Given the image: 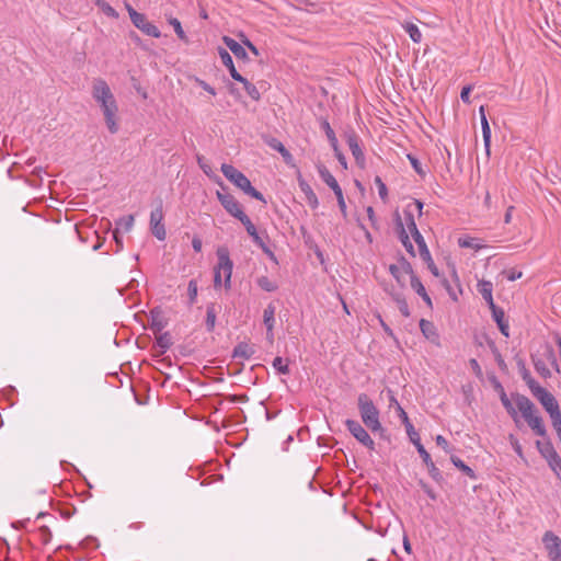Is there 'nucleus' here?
Returning <instances> with one entry per match:
<instances>
[{
	"mask_svg": "<svg viewBox=\"0 0 561 561\" xmlns=\"http://www.w3.org/2000/svg\"><path fill=\"white\" fill-rule=\"evenodd\" d=\"M552 422V426L554 427L558 435H561V412L560 409L549 413Z\"/></svg>",
	"mask_w": 561,
	"mask_h": 561,
	"instance_id": "48",
	"label": "nucleus"
},
{
	"mask_svg": "<svg viewBox=\"0 0 561 561\" xmlns=\"http://www.w3.org/2000/svg\"><path fill=\"white\" fill-rule=\"evenodd\" d=\"M545 356H546L547 360L556 368V370L559 371L557 357H556L554 351L551 346L546 347Z\"/></svg>",
	"mask_w": 561,
	"mask_h": 561,
	"instance_id": "53",
	"label": "nucleus"
},
{
	"mask_svg": "<svg viewBox=\"0 0 561 561\" xmlns=\"http://www.w3.org/2000/svg\"><path fill=\"white\" fill-rule=\"evenodd\" d=\"M335 196H336V199H337V204H339V208L343 215V217H346V204H345V201H344V196H343V191L342 188H339L334 192Z\"/></svg>",
	"mask_w": 561,
	"mask_h": 561,
	"instance_id": "54",
	"label": "nucleus"
},
{
	"mask_svg": "<svg viewBox=\"0 0 561 561\" xmlns=\"http://www.w3.org/2000/svg\"><path fill=\"white\" fill-rule=\"evenodd\" d=\"M92 96L100 104L105 124L111 134L118 131L117 112L118 106L115 98L105 80L96 78L92 82Z\"/></svg>",
	"mask_w": 561,
	"mask_h": 561,
	"instance_id": "1",
	"label": "nucleus"
},
{
	"mask_svg": "<svg viewBox=\"0 0 561 561\" xmlns=\"http://www.w3.org/2000/svg\"><path fill=\"white\" fill-rule=\"evenodd\" d=\"M241 224L245 227L247 232L253 239V242L259 245L265 253L273 255L270 249L266 247L263 239L259 236L257 230L251 219L244 214L239 218Z\"/></svg>",
	"mask_w": 561,
	"mask_h": 561,
	"instance_id": "13",
	"label": "nucleus"
},
{
	"mask_svg": "<svg viewBox=\"0 0 561 561\" xmlns=\"http://www.w3.org/2000/svg\"><path fill=\"white\" fill-rule=\"evenodd\" d=\"M492 290H493V285L491 282L480 280L478 283V291L481 294L483 299L486 301V304L489 305L491 310L496 307L494 304V300H493Z\"/></svg>",
	"mask_w": 561,
	"mask_h": 561,
	"instance_id": "22",
	"label": "nucleus"
},
{
	"mask_svg": "<svg viewBox=\"0 0 561 561\" xmlns=\"http://www.w3.org/2000/svg\"><path fill=\"white\" fill-rule=\"evenodd\" d=\"M95 5L107 16L118 19V12L104 0H94Z\"/></svg>",
	"mask_w": 561,
	"mask_h": 561,
	"instance_id": "35",
	"label": "nucleus"
},
{
	"mask_svg": "<svg viewBox=\"0 0 561 561\" xmlns=\"http://www.w3.org/2000/svg\"><path fill=\"white\" fill-rule=\"evenodd\" d=\"M403 28L405 30V32L409 34L410 38L414 43H420L422 41V33L415 24L405 23L403 25Z\"/></svg>",
	"mask_w": 561,
	"mask_h": 561,
	"instance_id": "39",
	"label": "nucleus"
},
{
	"mask_svg": "<svg viewBox=\"0 0 561 561\" xmlns=\"http://www.w3.org/2000/svg\"><path fill=\"white\" fill-rule=\"evenodd\" d=\"M357 405L363 423L373 432L381 431L379 411L366 393L358 396Z\"/></svg>",
	"mask_w": 561,
	"mask_h": 561,
	"instance_id": "4",
	"label": "nucleus"
},
{
	"mask_svg": "<svg viewBox=\"0 0 561 561\" xmlns=\"http://www.w3.org/2000/svg\"><path fill=\"white\" fill-rule=\"evenodd\" d=\"M272 366L277 370L278 374H289L288 359H284L283 357L277 356L273 359Z\"/></svg>",
	"mask_w": 561,
	"mask_h": 561,
	"instance_id": "41",
	"label": "nucleus"
},
{
	"mask_svg": "<svg viewBox=\"0 0 561 561\" xmlns=\"http://www.w3.org/2000/svg\"><path fill=\"white\" fill-rule=\"evenodd\" d=\"M539 402L542 404L545 410L550 413L559 409V404L556 398L547 391L545 388L537 389V391L533 394Z\"/></svg>",
	"mask_w": 561,
	"mask_h": 561,
	"instance_id": "14",
	"label": "nucleus"
},
{
	"mask_svg": "<svg viewBox=\"0 0 561 561\" xmlns=\"http://www.w3.org/2000/svg\"><path fill=\"white\" fill-rule=\"evenodd\" d=\"M536 447L540 455L547 460L549 467L553 472L560 474L561 472V457L557 454L551 442H536Z\"/></svg>",
	"mask_w": 561,
	"mask_h": 561,
	"instance_id": "6",
	"label": "nucleus"
},
{
	"mask_svg": "<svg viewBox=\"0 0 561 561\" xmlns=\"http://www.w3.org/2000/svg\"><path fill=\"white\" fill-rule=\"evenodd\" d=\"M408 158L411 162V165L413 167V169L415 170V172L420 175H424V171L422 169V164L421 162L413 156L411 154H408Z\"/></svg>",
	"mask_w": 561,
	"mask_h": 561,
	"instance_id": "58",
	"label": "nucleus"
},
{
	"mask_svg": "<svg viewBox=\"0 0 561 561\" xmlns=\"http://www.w3.org/2000/svg\"><path fill=\"white\" fill-rule=\"evenodd\" d=\"M131 23L135 27H137L139 31H141L144 34L148 36L154 38H159L161 36L159 28L151 22H149L144 13L139 12L138 14H134Z\"/></svg>",
	"mask_w": 561,
	"mask_h": 561,
	"instance_id": "11",
	"label": "nucleus"
},
{
	"mask_svg": "<svg viewBox=\"0 0 561 561\" xmlns=\"http://www.w3.org/2000/svg\"><path fill=\"white\" fill-rule=\"evenodd\" d=\"M515 402L517 409L535 434L541 437L546 436V427L542 423V419L537 414L535 404L527 397L520 394L516 396Z\"/></svg>",
	"mask_w": 561,
	"mask_h": 561,
	"instance_id": "2",
	"label": "nucleus"
},
{
	"mask_svg": "<svg viewBox=\"0 0 561 561\" xmlns=\"http://www.w3.org/2000/svg\"><path fill=\"white\" fill-rule=\"evenodd\" d=\"M508 439H510V443L513 447V449L515 450V453L520 457V458H524V455H523V449H522V446L518 442V439L513 435V434H510L508 436Z\"/></svg>",
	"mask_w": 561,
	"mask_h": 561,
	"instance_id": "56",
	"label": "nucleus"
},
{
	"mask_svg": "<svg viewBox=\"0 0 561 561\" xmlns=\"http://www.w3.org/2000/svg\"><path fill=\"white\" fill-rule=\"evenodd\" d=\"M41 539L44 543H48L51 538V533L47 526H42L38 529Z\"/></svg>",
	"mask_w": 561,
	"mask_h": 561,
	"instance_id": "59",
	"label": "nucleus"
},
{
	"mask_svg": "<svg viewBox=\"0 0 561 561\" xmlns=\"http://www.w3.org/2000/svg\"><path fill=\"white\" fill-rule=\"evenodd\" d=\"M298 184H299L301 192L306 196V201H307L308 205L312 209H316L319 205L318 197H317L316 193L313 192V190L311 188V186L301 178L300 174L298 175Z\"/></svg>",
	"mask_w": 561,
	"mask_h": 561,
	"instance_id": "20",
	"label": "nucleus"
},
{
	"mask_svg": "<svg viewBox=\"0 0 561 561\" xmlns=\"http://www.w3.org/2000/svg\"><path fill=\"white\" fill-rule=\"evenodd\" d=\"M254 352V347L251 344L248 342H240L234 346L232 356L234 358L249 359L252 357Z\"/></svg>",
	"mask_w": 561,
	"mask_h": 561,
	"instance_id": "25",
	"label": "nucleus"
},
{
	"mask_svg": "<svg viewBox=\"0 0 561 561\" xmlns=\"http://www.w3.org/2000/svg\"><path fill=\"white\" fill-rule=\"evenodd\" d=\"M397 412H398V415L401 419L402 423L405 425L407 432H410V430L413 431L414 426L410 422L407 412L402 409V407L399 403H397Z\"/></svg>",
	"mask_w": 561,
	"mask_h": 561,
	"instance_id": "49",
	"label": "nucleus"
},
{
	"mask_svg": "<svg viewBox=\"0 0 561 561\" xmlns=\"http://www.w3.org/2000/svg\"><path fill=\"white\" fill-rule=\"evenodd\" d=\"M420 329H421V332L423 333V335L427 340H431L432 342H435L436 340H438V334H437L436 328L433 324V322L425 320V319H421Z\"/></svg>",
	"mask_w": 561,
	"mask_h": 561,
	"instance_id": "31",
	"label": "nucleus"
},
{
	"mask_svg": "<svg viewBox=\"0 0 561 561\" xmlns=\"http://www.w3.org/2000/svg\"><path fill=\"white\" fill-rule=\"evenodd\" d=\"M134 221L135 218L133 215L124 216L116 221L117 229H122L123 231L128 232L134 227Z\"/></svg>",
	"mask_w": 561,
	"mask_h": 561,
	"instance_id": "43",
	"label": "nucleus"
},
{
	"mask_svg": "<svg viewBox=\"0 0 561 561\" xmlns=\"http://www.w3.org/2000/svg\"><path fill=\"white\" fill-rule=\"evenodd\" d=\"M168 22L173 27V30L176 33L178 37L181 41L187 43L188 38H187V36H186L182 25H181V22L176 18H173V16L168 18Z\"/></svg>",
	"mask_w": 561,
	"mask_h": 561,
	"instance_id": "37",
	"label": "nucleus"
},
{
	"mask_svg": "<svg viewBox=\"0 0 561 561\" xmlns=\"http://www.w3.org/2000/svg\"><path fill=\"white\" fill-rule=\"evenodd\" d=\"M389 271L391 275L398 280L399 284H404V276L409 275L411 277L413 270L409 262L402 260L399 265H390Z\"/></svg>",
	"mask_w": 561,
	"mask_h": 561,
	"instance_id": "18",
	"label": "nucleus"
},
{
	"mask_svg": "<svg viewBox=\"0 0 561 561\" xmlns=\"http://www.w3.org/2000/svg\"><path fill=\"white\" fill-rule=\"evenodd\" d=\"M276 308L273 304H268L263 312V322L266 328L267 334L271 335V343L274 340V324H275Z\"/></svg>",
	"mask_w": 561,
	"mask_h": 561,
	"instance_id": "21",
	"label": "nucleus"
},
{
	"mask_svg": "<svg viewBox=\"0 0 561 561\" xmlns=\"http://www.w3.org/2000/svg\"><path fill=\"white\" fill-rule=\"evenodd\" d=\"M458 244L460 248H471L474 250H480L483 248V245L478 243L474 238H470V237L459 238Z\"/></svg>",
	"mask_w": 561,
	"mask_h": 561,
	"instance_id": "46",
	"label": "nucleus"
},
{
	"mask_svg": "<svg viewBox=\"0 0 561 561\" xmlns=\"http://www.w3.org/2000/svg\"><path fill=\"white\" fill-rule=\"evenodd\" d=\"M393 300L397 302L398 309L405 318L410 317V309L405 298L401 294H392Z\"/></svg>",
	"mask_w": 561,
	"mask_h": 561,
	"instance_id": "36",
	"label": "nucleus"
},
{
	"mask_svg": "<svg viewBox=\"0 0 561 561\" xmlns=\"http://www.w3.org/2000/svg\"><path fill=\"white\" fill-rule=\"evenodd\" d=\"M375 184L378 187V193H379L380 198L386 203L388 199V190H387L386 184L382 182L380 176L375 178Z\"/></svg>",
	"mask_w": 561,
	"mask_h": 561,
	"instance_id": "51",
	"label": "nucleus"
},
{
	"mask_svg": "<svg viewBox=\"0 0 561 561\" xmlns=\"http://www.w3.org/2000/svg\"><path fill=\"white\" fill-rule=\"evenodd\" d=\"M542 543L551 561H561V538L559 536L547 530L542 536Z\"/></svg>",
	"mask_w": 561,
	"mask_h": 561,
	"instance_id": "7",
	"label": "nucleus"
},
{
	"mask_svg": "<svg viewBox=\"0 0 561 561\" xmlns=\"http://www.w3.org/2000/svg\"><path fill=\"white\" fill-rule=\"evenodd\" d=\"M162 220H163L162 202H159V205L150 214V228H151L152 234L160 241H163L167 236L165 228H164V225L162 224Z\"/></svg>",
	"mask_w": 561,
	"mask_h": 561,
	"instance_id": "10",
	"label": "nucleus"
},
{
	"mask_svg": "<svg viewBox=\"0 0 561 561\" xmlns=\"http://www.w3.org/2000/svg\"><path fill=\"white\" fill-rule=\"evenodd\" d=\"M520 375L533 394L537 391V389L541 388V386L531 377L529 370L525 366L522 367Z\"/></svg>",
	"mask_w": 561,
	"mask_h": 561,
	"instance_id": "33",
	"label": "nucleus"
},
{
	"mask_svg": "<svg viewBox=\"0 0 561 561\" xmlns=\"http://www.w3.org/2000/svg\"><path fill=\"white\" fill-rule=\"evenodd\" d=\"M257 285L265 291L272 293L277 289V285L267 276H261L256 279Z\"/></svg>",
	"mask_w": 561,
	"mask_h": 561,
	"instance_id": "45",
	"label": "nucleus"
},
{
	"mask_svg": "<svg viewBox=\"0 0 561 561\" xmlns=\"http://www.w3.org/2000/svg\"><path fill=\"white\" fill-rule=\"evenodd\" d=\"M491 311H492V317H493L494 321L496 322L501 333L507 337L510 335V333H508L510 325H508V322L505 320V313H504L503 309L495 307Z\"/></svg>",
	"mask_w": 561,
	"mask_h": 561,
	"instance_id": "26",
	"label": "nucleus"
},
{
	"mask_svg": "<svg viewBox=\"0 0 561 561\" xmlns=\"http://www.w3.org/2000/svg\"><path fill=\"white\" fill-rule=\"evenodd\" d=\"M394 219H396V227H397V231H398L400 241L402 242L405 250L414 256L415 253H414L413 244L410 241L409 234L404 228V224L402 222V219L398 211L394 214Z\"/></svg>",
	"mask_w": 561,
	"mask_h": 561,
	"instance_id": "16",
	"label": "nucleus"
},
{
	"mask_svg": "<svg viewBox=\"0 0 561 561\" xmlns=\"http://www.w3.org/2000/svg\"><path fill=\"white\" fill-rule=\"evenodd\" d=\"M534 366L536 371L543 378H548L551 376V371L548 368L547 364L543 359L533 357Z\"/></svg>",
	"mask_w": 561,
	"mask_h": 561,
	"instance_id": "44",
	"label": "nucleus"
},
{
	"mask_svg": "<svg viewBox=\"0 0 561 561\" xmlns=\"http://www.w3.org/2000/svg\"><path fill=\"white\" fill-rule=\"evenodd\" d=\"M218 54H219V57H220L222 64L228 68L230 76L232 78H237V77L240 78V73L237 71L230 54L221 47L218 48Z\"/></svg>",
	"mask_w": 561,
	"mask_h": 561,
	"instance_id": "30",
	"label": "nucleus"
},
{
	"mask_svg": "<svg viewBox=\"0 0 561 561\" xmlns=\"http://www.w3.org/2000/svg\"><path fill=\"white\" fill-rule=\"evenodd\" d=\"M347 145H348L350 150L352 151L353 157L355 158L356 163L363 168L365 165V156H364L363 150L359 147L357 136L354 134L348 135L347 136Z\"/></svg>",
	"mask_w": 561,
	"mask_h": 561,
	"instance_id": "19",
	"label": "nucleus"
},
{
	"mask_svg": "<svg viewBox=\"0 0 561 561\" xmlns=\"http://www.w3.org/2000/svg\"><path fill=\"white\" fill-rule=\"evenodd\" d=\"M345 425L350 433L365 447L370 450L375 449V442L369 436L367 431L355 420H346Z\"/></svg>",
	"mask_w": 561,
	"mask_h": 561,
	"instance_id": "8",
	"label": "nucleus"
},
{
	"mask_svg": "<svg viewBox=\"0 0 561 561\" xmlns=\"http://www.w3.org/2000/svg\"><path fill=\"white\" fill-rule=\"evenodd\" d=\"M244 90L247 91L248 95H249L252 100H254V101H259V100H260L261 94H260V92H259L257 88H256L254 84H252V83L247 84V87H245V89H244Z\"/></svg>",
	"mask_w": 561,
	"mask_h": 561,
	"instance_id": "55",
	"label": "nucleus"
},
{
	"mask_svg": "<svg viewBox=\"0 0 561 561\" xmlns=\"http://www.w3.org/2000/svg\"><path fill=\"white\" fill-rule=\"evenodd\" d=\"M394 219H396V227H397V231H398L400 241L402 242L405 250L414 256L415 253H414L413 244L410 241L409 234L404 228V224L402 222V219L398 211L394 214Z\"/></svg>",
	"mask_w": 561,
	"mask_h": 561,
	"instance_id": "15",
	"label": "nucleus"
},
{
	"mask_svg": "<svg viewBox=\"0 0 561 561\" xmlns=\"http://www.w3.org/2000/svg\"><path fill=\"white\" fill-rule=\"evenodd\" d=\"M218 201L226 209V211L232 217L239 219L244 215L240 203L229 193L217 191L216 193Z\"/></svg>",
	"mask_w": 561,
	"mask_h": 561,
	"instance_id": "9",
	"label": "nucleus"
},
{
	"mask_svg": "<svg viewBox=\"0 0 561 561\" xmlns=\"http://www.w3.org/2000/svg\"><path fill=\"white\" fill-rule=\"evenodd\" d=\"M318 172L322 181L333 191L341 188L335 178L331 174L328 168L323 164L317 165Z\"/></svg>",
	"mask_w": 561,
	"mask_h": 561,
	"instance_id": "27",
	"label": "nucleus"
},
{
	"mask_svg": "<svg viewBox=\"0 0 561 561\" xmlns=\"http://www.w3.org/2000/svg\"><path fill=\"white\" fill-rule=\"evenodd\" d=\"M165 322L163 320H158L154 317L152 318L151 329L154 332V334L161 333V331L165 327Z\"/></svg>",
	"mask_w": 561,
	"mask_h": 561,
	"instance_id": "57",
	"label": "nucleus"
},
{
	"mask_svg": "<svg viewBox=\"0 0 561 561\" xmlns=\"http://www.w3.org/2000/svg\"><path fill=\"white\" fill-rule=\"evenodd\" d=\"M403 213H404L405 225H407L409 231L411 232L415 243L417 244L419 252L427 249L426 242L416 227L412 211L408 208Z\"/></svg>",
	"mask_w": 561,
	"mask_h": 561,
	"instance_id": "12",
	"label": "nucleus"
},
{
	"mask_svg": "<svg viewBox=\"0 0 561 561\" xmlns=\"http://www.w3.org/2000/svg\"><path fill=\"white\" fill-rule=\"evenodd\" d=\"M321 128L324 130L331 146L334 150H336L337 139L335 137L334 130L331 128L329 122L327 119H321Z\"/></svg>",
	"mask_w": 561,
	"mask_h": 561,
	"instance_id": "40",
	"label": "nucleus"
},
{
	"mask_svg": "<svg viewBox=\"0 0 561 561\" xmlns=\"http://www.w3.org/2000/svg\"><path fill=\"white\" fill-rule=\"evenodd\" d=\"M450 459H451V462L458 469H460L466 476H468L471 479H476L474 471L469 466H467L460 458H458L456 456H451Z\"/></svg>",
	"mask_w": 561,
	"mask_h": 561,
	"instance_id": "42",
	"label": "nucleus"
},
{
	"mask_svg": "<svg viewBox=\"0 0 561 561\" xmlns=\"http://www.w3.org/2000/svg\"><path fill=\"white\" fill-rule=\"evenodd\" d=\"M218 265L215 268L214 285L219 287L221 285V277H225V287L230 288L231 286V274L233 263L230 260L229 251L225 247L217 249Z\"/></svg>",
	"mask_w": 561,
	"mask_h": 561,
	"instance_id": "5",
	"label": "nucleus"
},
{
	"mask_svg": "<svg viewBox=\"0 0 561 561\" xmlns=\"http://www.w3.org/2000/svg\"><path fill=\"white\" fill-rule=\"evenodd\" d=\"M394 219H396V227H397V231H398L400 241L402 242L405 250L414 256L415 253H414L413 244L410 241L409 234L404 228V224L402 222V219L398 211L394 214Z\"/></svg>",
	"mask_w": 561,
	"mask_h": 561,
	"instance_id": "17",
	"label": "nucleus"
},
{
	"mask_svg": "<svg viewBox=\"0 0 561 561\" xmlns=\"http://www.w3.org/2000/svg\"><path fill=\"white\" fill-rule=\"evenodd\" d=\"M216 305L214 302L207 305L206 308V329L208 332H213L216 325Z\"/></svg>",
	"mask_w": 561,
	"mask_h": 561,
	"instance_id": "32",
	"label": "nucleus"
},
{
	"mask_svg": "<svg viewBox=\"0 0 561 561\" xmlns=\"http://www.w3.org/2000/svg\"><path fill=\"white\" fill-rule=\"evenodd\" d=\"M420 485H421L422 490L427 494V496L431 500H436V497H437L436 493L434 492V490L428 484H426L423 481H420Z\"/></svg>",
	"mask_w": 561,
	"mask_h": 561,
	"instance_id": "63",
	"label": "nucleus"
},
{
	"mask_svg": "<svg viewBox=\"0 0 561 561\" xmlns=\"http://www.w3.org/2000/svg\"><path fill=\"white\" fill-rule=\"evenodd\" d=\"M196 82L198 83V85L204 89L206 92H208L209 94L211 95H215L216 94V91L213 87H210L207 82H205L204 80H201V79H196Z\"/></svg>",
	"mask_w": 561,
	"mask_h": 561,
	"instance_id": "64",
	"label": "nucleus"
},
{
	"mask_svg": "<svg viewBox=\"0 0 561 561\" xmlns=\"http://www.w3.org/2000/svg\"><path fill=\"white\" fill-rule=\"evenodd\" d=\"M408 208H409L412 213H413V209H412V208H415V209L417 210V213H419V216H421V215H422V209H423V203H422L421 201H419V199H414L411 204H408V205H407V207H405L404 211H405Z\"/></svg>",
	"mask_w": 561,
	"mask_h": 561,
	"instance_id": "62",
	"label": "nucleus"
},
{
	"mask_svg": "<svg viewBox=\"0 0 561 561\" xmlns=\"http://www.w3.org/2000/svg\"><path fill=\"white\" fill-rule=\"evenodd\" d=\"M157 345L161 348V353H164L172 345V337L169 332L158 333L156 336Z\"/></svg>",
	"mask_w": 561,
	"mask_h": 561,
	"instance_id": "34",
	"label": "nucleus"
},
{
	"mask_svg": "<svg viewBox=\"0 0 561 561\" xmlns=\"http://www.w3.org/2000/svg\"><path fill=\"white\" fill-rule=\"evenodd\" d=\"M267 145L272 149L278 151L287 164L293 165L294 158H293L291 153L285 148V146L278 139L271 138L267 140Z\"/></svg>",
	"mask_w": 561,
	"mask_h": 561,
	"instance_id": "28",
	"label": "nucleus"
},
{
	"mask_svg": "<svg viewBox=\"0 0 561 561\" xmlns=\"http://www.w3.org/2000/svg\"><path fill=\"white\" fill-rule=\"evenodd\" d=\"M501 402L503 407L506 409L507 413L513 417L514 422L518 424V415L516 409L513 407L511 400L507 398L506 393L503 391L501 394Z\"/></svg>",
	"mask_w": 561,
	"mask_h": 561,
	"instance_id": "38",
	"label": "nucleus"
},
{
	"mask_svg": "<svg viewBox=\"0 0 561 561\" xmlns=\"http://www.w3.org/2000/svg\"><path fill=\"white\" fill-rule=\"evenodd\" d=\"M220 170L222 174L243 193L260 202L266 203L263 194L255 190L250 180L233 165L224 163Z\"/></svg>",
	"mask_w": 561,
	"mask_h": 561,
	"instance_id": "3",
	"label": "nucleus"
},
{
	"mask_svg": "<svg viewBox=\"0 0 561 561\" xmlns=\"http://www.w3.org/2000/svg\"><path fill=\"white\" fill-rule=\"evenodd\" d=\"M472 90V87L471 85H466L462 88L461 90V93H460V99L463 103H467L469 104L470 103V92Z\"/></svg>",
	"mask_w": 561,
	"mask_h": 561,
	"instance_id": "61",
	"label": "nucleus"
},
{
	"mask_svg": "<svg viewBox=\"0 0 561 561\" xmlns=\"http://www.w3.org/2000/svg\"><path fill=\"white\" fill-rule=\"evenodd\" d=\"M222 42L238 59H247L248 58L247 50L236 39H233L229 36H224Z\"/></svg>",
	"mask_w": 561,
	"mask_h": 561,
	"instance_id": "23",
	"label": "nucleus"
},
{
	"mask_svg": "<svg viewBox=\"0 0 561 561\" xmlns=\"http://www.w3.org/2000/svg\"><path fill=\"white\" fill-rule=\"evenodd\" d=\"M407 433H408V435H409V437H410L411 442L415 445V447H416V449H417V451H419V454H420V455H421V451H422V450H426V449L424 448V446L421 444V442H420V436H419V434L415 432V430H414V428H413V431H411V430H410V432H407Z\"/></svg>",
	"mask_w": 561,
	"mask_h": 561,
	"instance_id": "52",
	"label": "nucleus"
},
{
	"mask_svg": "<svg viewBox=\"0 0 561 561\" xmlns=\"http://www.w3.org/2000/svg\"><path fill=\"white\" fill-rule=\"evenodd\" d=\"M479 113H480V117H481V126H482V135H483L484 146H485L486 152L489 153L490 152L491 129H490L483 106H480Z\"/></svg>",
	"mask_w": 561,
	"mask_h": 561,
	"instance_id": "29",
	"label": "nucleus"
},
{
	"mask_svg": "<svg viewBox=\"0 0 561 561\" xmlns=\"http://www.w3.org/2000/svg\"><path fill=\"white\" fill-rule=\"evenodd\" d=\"M410 283H411V287L416 291L417 295L421 296L422 294H424L426 291L424 285L422 284L420 278L414 273H412V275L410 277Z\"/></svg>",
	"mask_w": 561,
	"mask_h": 561,
	"instance_id": "50",
	"label": "nucleus"
},
{
	"mask_svg": "<svg viewBox=\"0 0 561 561\" xmlns=\"http://www.w3.org/2000/svg\"><path fill=\"white\" fill-rule=\"evenodd\" d=\"M198 293V286L196 279H191L187 286V295H188V305L192 306L195 304Z\"/></svg>",
	"mask_w": 561,
	"mask_h": 561,
	"instance_id": "47",
	"label": "nucleus"
},
{
	"mask_svg": "<svg viewBox=\"0 0 561 561\" xmlns=\"http://www.w3.org/2000/svg\"><path fill=\"white\" fill-rule=\"evenodd\" d=\"M421 458L423 459L424 463L426 465L428 473L432 477V479L435 480L436 482H442L443 476H442L439 469L432 461L430 454L426 450H422Z\"/></svg>",
	"mask_w": 561,
	"mask_h": 561,
	"instance_id": "24",
	"label": "nucleus"
},
{
	"mask_svg": "<svg viewBox=\"0 0 561 561\" xmlns=\"http://www.w3.org/2000/svg\"><path fill=\"white\" fill-rule=\"evenodd\" d=\"M504 274H505L506 278H507L510 282H514V280H516V279L520 278V277H522V275H523V273H522V272L516 271V270H514V268H511V270H508V271H505V272H504Z\"/></svg>",
	"mask_w": 561,
	"mask_h": 561,
	"instance_id": "60",
	"label": "nucleus"
}]
</instances>
